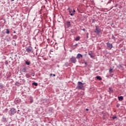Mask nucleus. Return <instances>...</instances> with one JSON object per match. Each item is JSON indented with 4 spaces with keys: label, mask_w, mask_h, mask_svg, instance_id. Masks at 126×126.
Here are the masks:
<instances>
[{
    "label": "nucleus",
    "mask_w": 126,
    "mask_h": 126,
    "mask_svg": "<svg viewBox=\"0 0 126 126\" xmlns=\"http://www.w3.org/2000/svg\"><path fill=\"white\" fill-rule=\"evenodd\" d=\"M35 73H33V75H34Z\"/></svg>",
    "instance_id": "nucleus-52"
},
{
    "label": "nucleus",
    "mask_w": 126,
    "mask_h": 126,
    "mask_svg": "<svg viewBox=\"0 0 126 126\" xmlns=\"http://www.w3.org/2000/svg\"><path fill=\"white\" fill-rule=\"evenodd\" d=\"M13 42H14V43H15V40H13Z\"/></svg>",
    "instance_id": "nucleus-48"
},
{
    "label": "nucleus",
    "mask_w": 126,
    "mask_h": 126,
    "mask_svg": "<svg viewBox=\"0 0 126 126\" xmlns=\"http://www.w3.org/2000/svg\"><path fill=\"white\" fill-rule=\"evenodd\" d=\"M118 100H119V101L124 100V97L123 96H118Z\"/></svg>",
    "instance_id": "nucleus-14"
},
{
    "label": "nucleus",
    "mask_w": 126,
    "mask_h": 126,
    "mask_svg": "<svg viewBox=\"0 0 126 126\" xmlns=\"http://www.w3.org/2000/svg\"><path fill=\"white\" fill-rule=\"evenodd\" d=\"M52 75H53V74L51 73V74H50V76H52Z\"/></svg>",
    "instance_id": "nucleus-43"
},
{
    "label": "nucleus",
    "mask_w": 126,
    "mask_h": 126,
    "mask_svg": "<svg viewBox=\"0 0 126 126\" xmlns=\"http://www.w3.org/2000/svg\"><path fill=\"white\" fill-rule=\"evenodd\" d=\"M112 39H113V40H114V41H116V37L114 36L113 34L112 35Z\"/></svg>",
    "instance_id": "nucleus-25"
},
{
    "label": "nucleus",
    "mask_w": 126,
    "mask_h": 126,
    "mask_svg": "<svg viewBox=\"0 0 126 126\" xmlns=\"http://www.w3.org/2000/svg\"><path fill=\"white\" fill-rule=\"evenodd\" d=\"M2 120L3 122H6V118H4V117L2 118Z\"/></svg>",
    "instance_id": "nucleus-24"
},
{
    "label": "nucleus",
    "mask_w": 126,
    "mask_h": 126,
    "mask_svg": "<svg viewBox=\"0 0 126 126\" xmlns=\"http://www.w3.org/2000/svg\"><path fill=\"white\" fill-rule=\"evenodd\" d=\"M14 34H15V33H16V32L14 31Z\"/></svg>",
    "instance_id": "nucleus-47"
},
{
    "label": "nucleus",
    "mask_w": 126,
    "mask_h": 126,
    "mask_svg": "<svg viewBox=\"0 0 126 126\" xmlns=\"http://www.w3.org/2000/svg\"><path fill=\"white\" fill-rule=\"evenodd\" d=\"M82 58H83V55L80 53H78L76 57V58L78 59V60H79V59H81Z\"/></svg>",
    "instance_id": "nucleus-7"
},
{
    "label": "nucleus",
    "mask_w": 126,
    "mask_h": 126,
    "mask_svg": "<svg viewBox=\"0 0 126 126\" xmlns=\"http://www.w3.org/2000/svg\"><path fill=\"white\" fill-rule=\"evenodd\" d=\"M33 98H30V103H33Z\"/></svg>",
    "instance_id": "nucleus-30"
},
{
    "label": "nucleus",
    "mask_w": 126,
    "mask_h": 126,
    "mask_svg": "<svg viewBox=\"0 0 126 126\" xmlns=\"http://www.w3.org/2000/svg\"><path fill=\"white\" fill-rule=\"evenodd\" d=\"M25 52H27L28 54H33L34 53V50H33V47L31 46H29L28 47H26L25 48Z\"/></svg>",
    "instance_id": "nucleus-1"
},
{
    "label": "nucleus",
    "mask_w": 126,
    "mask_h": 126,
    "mask_svg": "<svg viewBox=\"0 0 126 126\" xmlns=\"http://www.w3.org/2000/svg\"><path fill=\"white\" fill-rule=\"evenodd\" d=\"M5 112H7V111H8V109H7V108H6V109H5Z\"/></svg>",
    "instance_id": "nucleus-40"
},
{
    "label": "nucleus",
    "mask_w": 126,
    "mask_h": 126,
    "mask_svg": "<svg viewBox=\"0 0 126 126\" xmlns=\"http://www.w3.org/2000/svg\"><path fill=\"white\" fill-rule=\"evenodd\" d=\"M86 111H89V109H88V108H87V109H86Z\"/></svg>",
    "instance_id": "nucleus-45"
},
{
    "label": "nucleus",
    "mask_w": 126,
    "mask_h": 126,
    "mask_svg": "<svg viewBox=\"0 0 126 126\" xmlns=\"http://www.w3.org/2000/svg\"><path fill=\"white\" fill-rule=\"evenodd\" d=\"M15 46H16V43L15 42Z\"/></svg>",
    "instance_id": "nucleus-49"
},
{
    "label": "nucleus",
    "mask_w": 126,
    "mask_h": 126,
    "mask_svg": "<svg viewBox=\"0 0 126 126\" xmlns=\"http://www.w3.org/2000/svg\"><path fill=\"white\" fill-rule=\"evenodd\" d=\"M22 80L23 82H24V83H25L26 82V81H25V79H22Z\"/></svg>",
    "instance_id": "nucleus-37"
},
{
    "label": "nucleus",
    "mask_w": 126,
    "mask_h": 126,
    "mask_svg": "<svg viewBox=\"0 0 126 126\" xmlns=\"http://www.w3.org/2000/svg\"><path fill=\"white\" fill-rule=\"evenodd\" d=\"M68 11L70 14V15H71V16H73L74 14H75V10L73 9L72 10V9H71L70 8H68Z\"/></svg>",
    "instance_id": "nucleus-3"
},
{
    "label": "nucleus",
    "mask_w": 126,
    "mask_h": 126,
    "mask_svg": "<svg viewBox=\"0 0 126 126\" xmlns=\"http://www.w3.org/2000/svg\"><path fill=\"white\" fill-rule=\"evenodd\" d=\"M37 53H36V55H37Z\"/></svg>",
    "instance_id": "nucleus-53"
},
{
    "label": "nucleus",
    "mask_w": 126,
    "mask_h": 126,
    "mask_svg": "<svg viewBox=\"0 0 126 126\" xmlns=\"http://www.w3.org/2000/svg\"><path fill=\"white\" fill-rule=\"evenodd\" d=\"M20 111V110H18V112H19Z\"/></svg>",
    "instance_id": "nucleus-51"
},
{
    "label": "nucleus",
    "mask_w": 126,
    "mask_h": 126,
    "mask_svg": "<svg viewBox=\"0 0 126 126\" xmlns=\"http://www.w3.org/2000/svg\"><path fill=\"white\" fill-rule=\"evenodd\" d=\"M0 89L3 88V85L1 84H0Z\"/></svg>",
    "instance_id": "nucleus-29"
},
{
    "label": "nucleus",
    "mask_w": 126,
    "mask_h": 126,
    "mask_svg": "<svg viewBox=\"0 0 126 126\" xmlns=\"http://www.w3.org/2000/svg\"><path fill=\"white\" fill-rule=\"evenodd\" d=\"M52 75H53V76H56V74H52Z\"/></svg>",
    "instance_id": "nucleus-44"
},
{
    "label": "nucleus",
    "mask_w": 126,
    "mask_h": 126,
    "mask_svg": "<svg viewBox=\"0 0 126 126\" xmlns=\"http://www.w3.org/2000/svg\"><path fill=\"white\" fill-rule=\"evenodd\" d=\"M82 31H85V29H82Z\"/></svg>",
    "instance_id": "nucleus-42"
},
{
    "label": "nucleus",
    "mask_w": 126,
    "mask_h": 126,
    "mask_svg": "<svg viewBox=\"0 0 126 126\" xmlns=\"http://www.w3.org/2000/svg\"><path fill=\"white\" fill-rule=\"evenodd\" d=\"M12 38L14 39V40H16L18 38V36L16 35H14Z\"/></svg>",
    "instance_id": "nucleus-20"
},
{
    "label": "nucleus",
    "mask_w": 126,
    "mask_h": 126,
    "mask_svg": "<svg viewBox=\"0 0 126 126\" xmlns=\"http://www.w3.org/2000/svg\"><path fill=\"white\" fill-rule=\"evenodd\" d=\"M96 79H98V80H102V78L100 76H97L96 77Z\"/></svg>",
    "instance_id": "nucleus-19"
},
{
    "label": "nucleus",
    "mask_w": 126,
    "mask_h": 126,
    "mask_svg": "<svg viewBox=\"0 0 126 126\" xmlns=\"http://www.w3.org/2000/svg\"><path fill=\"white\" fill-rule=\"evenodd\" d=\"M66 25L67 26L68 28H69V27L70 26V22L69 21H68L66 22Z\"/></svg>",
    "instance_id": "nucleus-13"
},
{
    "label": "nucleus",
    "mask_w": 126,
    "mask_h": 126,
    "mask_svg": "<svg viewBox=\"0 0 126 126\" xmlns=\"http://www.w3.org/2000/svg\"><path fill=\"white\" fill-rule=\"evenodd\" d=\"M95 30L94 31V33H96V34H99V33H100L101 32V30L99 28H98V26H95Z\"/></svg>",
    "instance_id": "nucleus-6"
},
{
    "label": "nucleus",
    "mask_w": 126,
    "mask_h": 126,
    "mask_svg": "<svg viewBox=\"0 0 126 126\" xmlns=\"http://www.w3.org/2000/svg\"><path fill=\"white\" fill-rule=\"evenodd\" d=\"M26 77H27V78H30V77H31V75H30L28 73H27L26 74Z\"/></svg>",
    "instance_id": "nucleus-17"
},
{
    "label": "nucleus",
    "mask_w": 126,
    "mask_h": 126,
    "mask_svg": "<svg viewBox=\"0 0 126 126\" xmlns=\"http://www.w3.org/2000/svg\"><path fill=\"white\" fill-rule=\"evenodd\" d=\"M32 85H34V86H38V83H37L36 82H33L32 83Z\"/></svg>",
    "instance_id": "nucleus-23"
},
{
    "label": "nucleus",
    "mask_w": 126,
    "mask_h": 126,
    "mask_svg": "<svg viewBox=\"0 0 126 126\" xmlns=\"http://www.w3.org/2000/svg\"><path fill=\"white\" fill-rule=\"evenodd\" d=\"M12 1H14V0H11Z\"/></svg>",
    "instance_id": "nucleus-50"
},
{
    "label": "nucleus",
    "mask_w": 126,
    "mask_h": 126,
    "mask_svg": "<svg viewBox=\"0 0 126 126\" xmlns=\"http://www.w3.org/2000/svg\"><path fill=\"white\" fill-rule=\"evenodd\" d=\"M112 119L113 120H115V119H117V117L116 116H114V117H112Z\"/></svg>",
    "instance_id": "nucleus-35"
},
{
    "label": "nucleus",
    "mask_w": 126,
    "mask_h": 126,
    "mask_svg": "<svg viewBox=\"0 0 126 126\" xmlns=\"http://www.w3.org/2000/svg\"><path fill=\"white\" fill-rule=\"evenodd\" d=\"M118 5H119V4L118 3H116L115 6H114V7H117L118 6Z\"/></svg>",
    "instance_id": "nucleus-33"
},
{
    "label": "nucleus",
    "mask_w": 126,
    "mask_h": 126,
    "mask_svg": "<svg viewBox=\"0 0 126 126\" xmlns=\"http://www.w3.org/2000/svg\"><path fill=\"white\" fill-rule=\"evenodd\" d=\"M5 64H8V62H7V61H6L5 62Z\"/></svg>",
    "instance_id": "nucleus-36"
},
{
    "label": "nucleus",
    "mask_w": 126,
    "mask_h": 126,
    "mask_svg": "<svg viewBox=\"0 0 126 126\" xmlns=\"http://www.w3.org/2000/svg\"><path fill=\"white\" fill-rule=\"evenodd\" d=\"M16 103H20V99H17L15 100Z\"/></svg>",
    "instance_id": "nucleus-27"
},
{
    "label": "nucleus",
    "mask_w": 126,
    "mask_h": 126,
    "mask_svg": "<svg viewBox=\"0 0 126 126\" xmlns=\"http://www.w3.org/2000/svg\"><path fill=\"white\" fill-rule=\"evenodd\" d=\"M120 104H117L116 105L117 108H119V107H120Z\"/></svg>",
    "instance_id": "nucleus-34"
},
{
    "label": "nucleus",
    "mask_w": 126,
    "mask_h": 126,
    "mask_svg": "<svg viewBox=\"0 0 126 126\" xmlns=\"http://www.w3.org/2000/svg\"><path fill=\"white\" fill-rule=\"evenodd\" d=\"M112 71H113V68H111L109 70V72L110 73H112Z\"/></svg>",
    "instance_id": "nucleus-32"
},
{
    "label": "nucleus",
    "mask_w": 126,
    "mask_h": 126,
    "mask_svg": "<svg viewBox=\"0 0 126 126\" xmlns=\"http://www.w3.org/2000/svg\"><path fill=\"white\" fill-rule=\"evenodd\" d=\"M94 22H95V19H93L92 23H94Z\"/></svg>",
    "instance_id": "nucleus-38"
},
{
    "label": "nucleus",
    "mask_w": 126,
    "mask_h": 126,
    "mask_svg": "<svg viewBox=\"0 0 126 126\" xmlns=\"http://www.w3.org/2000/svg\"><path fill=\"white\" fill-rule=\"evenodd\" d=\"M32 76H34V75H33Z\"/></svg>",
    "instance_id": "nucleus-54"
},
{
    "label": "nucleus",
    "mask_w": 126,
    "mask_h": 126,
    "mask_svg": "<svg viewBox=\"0 0 126 126\" xmlns=\"http://www.w3.org/2000/svg\"><path fill=\"white\" fill-rule=\"evenodd\" d=\"M69 63H68V62H65V63H64V66H66V67H67V66H69Z\"/></svg>",
    "instance_id": "nucleus-16"
},
{
    "label": "nucleus",
    "mask_w": 126,
    "mask_h": 126,
    "mask_svg": "<svg viewBox=\"0 0 126 126\" xmlns=\"http://www.w3.org/2000/svg\"><path fill=\"white\" fill-rule=\"evenodd\" d=\"M70 32L72 33H75V31H74L73 29H71Z\"/></svg>",
    "instance_id": "nucleus-26"
},
{
    "label": "nucleus",
    "mask_w": 126,
    "mask_h": 126,
    "mask_svg": "<svg viewBox=\"0 0 126 126\" xmlns=\"http://www.w3.org/2000/svg\"><path fill=\"white\" fill-rule=\"evenodd\" d=\"M84 63H85V65L86 66L87 65V62H85Z\"/></svg>",
    "instance_id": "nucleus-39"
},
{
    "label": "nucleus",
    "mask_w": 126,
    "mask_h": 126,
    "mask_svg": "<svg viewBox=\"0 0 126 126\" xmlns=\"http://www.w3.org/2000/svg\"><path fill=\"white\" fill-rule=\"evenodd\" d=\"M9 41H11V38L10 37H9V38L7 39V42H9Z\"/></svg>",
    "instance_id": "nucleus-31"
},
{
    "label": "nucleus",
    "mask_w": 126,
    "mask_h": 126,
    "mask_svg": "<svg viewBox=\"0 0 126 126\" xmlns=\"http://www.w3.org/2000/svg\"><path fill=\"white\" fill-rule=\"evenodd\" d=\"M78 85H84V83L81 82H78Z\"/></svg>",
    "instance_id": "nucleus-21"
},
{
    "label": "nucleus",
    "mask_w": 126,
    "mask_h": 126,
    "mask_svg": "<svg viewBox=\"0 0 126 126\" xmlns=\"http://www.w3.org/2000/svg\"><path fill=\"white\" fill-rule=\"evenodd\" d=\"M84 88V86L83 85H78L76 87V89H78V90H80V89H83Z\"/></svg>",
    "instance_id": "nucleus-9"
},
{
    "label": "nucleus",
    "mask_w": 126,
    "mask_h": 126,
    "mask_svg": "<svg viewBox=\"0 0 126 126\" xmlns=\"http://www.w3.org/2000/svg\"><path fill=\"white\" fill-rule=\"evenodd\" d=\"M77 45H78V44L76 43V44H75V45H74V47H75L76 46H77Z\"/></svg>",
    "instance_id": "nucleus-41"
},
{
    "label": "nucleus",
    "mask_w": 126,
    "mask_h": 126,
    "mask_svg": "<svg viewBox=\"0 0 126 126\" xmlns=\"http://www.w3.org/2000/svg\"><path fill=\"white\" fill-rule=\"evenodd\" d=\"M108 90V92H109V93H114V90H113L112 88H109Z\"/></svg>",
    "instance_id": "nucleus-11"
},
{
    "label": "nucleus",
    "mask_w": 126,
    "mask_h": 126,
    "mask_svg": "<svg viewBox=\"0 0 126 126\" xmlns=\"http://www.w3.org/2000/svg\"><path fill=\"white\" fill-rule=\"evenodd\" d=\"M35 31H38V33H39V30H35Z\"/></svg>",
    "instance_id": "nucleus-46"
},
{
    "label": "nucleus",
    "mask_w": 126,
    "mask_h": 126,
    "mask_svg": "<svg viewBox=\"0 0 126 126\" xmlns=\"http://www.w3.org/2000/svg\"><path fill=\"white\" fill-rule=\"evenodd\" d=\"M80 40V36H77L75 38V41H79Z\"/></svg>",
    "instance_id": "nucleus-18"
},
{
    "label": "nucleus",
    "mask_w": 126,
    "mask_h": 126,
    "mask_svg": "<svg viewBox=\"0 0 126 126\" xmlns=\"http://www.w3.org/2000/svg\"><path fill=\"white\" fill-rule=\"evenodd\" d=\"M15 84L17 86H19V85H20V83L18 82H16Z\"/></svg>",
    "instance_id": "nucleus-22"
},
{
    "label": "nucleus",
    "mask_w": 126,
    "mask_h": 126,
    "mask_svg": "<svg viewBox=\"0 0 126 126\" xmlns=\"http://www.w3.org/2000/svg\"><path fill=\"white\" fill-rule=\"evenodd\" d=\"M69 63H76V58L74 56H72V57L69 60Z\"/></svg>",
    "instance_id": "nucleus-2"
},
{
    "label": "nucleus",
    "mask_w": 126,
    "mask_h": 126,
    "mask_svg": "<svg viewBox=\"0 0 126 126\" xmlns=\"http://www.w3.org/2000/svg\"><path fill=\"white\" fill-rule=\"evenodd\" d=\"M4 32L5 34H7L8 35L10 33V32L9 31V29H4L1 33H2L3 34L1 36V37H3L4 36Z\"/></svg>",
    "instance_id": "nucleus-4"
},
{
    "label": "nucleus",
    "mask_w": 126,
    "mask_h": 126,
    "mask_svg": "<svg viewBox=\"0 0 126 126\" xmlns=\"http://www.w3.org/2000/svg\"><path fill=\"white\" fill-rule=\"evenodd\" d=\"M31 63V62L30 61H25V64H27V65H30Z\"/></svg>",
    "instance_id": "nucleus-15"
},
{
    "label": "nucleus",
    "mask_w": 126,
    "mask_h": 126,
    "mask_svg": "<svg viewBox=\"0 0 126 126\" xmlns=\"http://www.w3.org/2000/svg\"><path fill=\"white\" fill-rule=\"evenodd\" d=\"M89 35V33L87 32L86 33V38H87V39H88L89 38V37L88 36Z\"/></svg>",
    "instance_id": "nucleus-28"
},
{
    "label": "nucleus",
    "mask_w": 126,
    "mask_h": 126,
    "mask_svg": "<svg viewBox=\"0 0 126 126\" xmlns=\"http://www.w3.org/2000/svg\"><path fill=\"white\" fill-rule=\"evenodd\" d=\"M9 112L11 115H14L15 114H16V109L14 108H12L9 110Z\"/></svg>",
    "instance_id": "nucleus-5"
},
{
    "label": "nucleus",
    "mask_w": 126,
    "mask_h": 126,
    "mask_svg": "<svg viewBox=\"0 0 126 126\" xmlns=\"http://www.w3.org/2000/svg\"><path fill=\"white\" fill-rule=\"evenodd\" d=\"M27 70V67H24L22 69V72H26Z\"/></svg>",
    "instance_id": "nucleus-10"
},
{
    "label": "nucleus",
    "mask_w": 126,
    "mask_h": 126,
    "mask_svg": "<svg viewBox=\"0 0 126 126\" xmlns=\"http://www.w3.org/2000/svg\"><path fill=\"white\" fill-rule=\"evenodd\" d=\"M107 48H109L110 50L113 48V44L109 43V42L106 43Z\"/></svg>",
    "instance_id": "nucleus-8"
},
{
    "label": "nucleus",
    "mask_w": 126,
    "mask_h": 126,
    "mask_svg": "<svg viewBox=\"0 0 126 126\" xmlns=\"http://www.w3.org/2000/svg\"><path fill=\"white\" fill-rule=\"evenodd\" d=\"M88 55L89 56H90L91 58H92V59H93V58H94V56H93V53H92V52H89L88 53Z\"/></svg>",
    "instance_id": "nucleus-12"
}]
</instances>
